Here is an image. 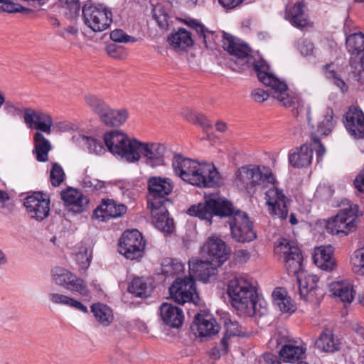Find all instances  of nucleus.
Listing matches in <instances>:
<instances>
[{
    "instance_id": "obj_42",
    "label": "nucleus",
    "mask_w": 364,
    "mask_h": 364,
    "mask_svg": "<svg viewBox=\"0 0 364 364\" xmlns=\"http://www.w3.org/2000/svg\"><path fill=\"white\" fill-rule=\"evenodd\" d=\"M59 6L65 16L75 18L79 16L80 4L79 0H59Z\"/></svg>"
},
{
    "instance_id": "obj_30",
    "label": "nucleus",
    "mask_w": 364,
    "mask_h": 364,
    "mask_svg": "<svg viewBox=\"0 0 364 364\" xmlns=\"http://www.w3.org/2000/svg\"><path fill=\"white\" fill-rule=\"evenodd\" d=\"M304 8V4L301 2H297L289 7H287L285 18L294 27L301 28L306 26L309 20Z\"/></svg>"
},
{
    "instance_id": "obj_8",
    "label": "nucleus",
    "mask_w": 364,
    "mask_h": 364,
    "mask_svg": "<svg viewBox=\"0 0 364 364\" xmlns=\"http://www.w3.org/2000/svg\"><path fill=\"white\" fill-rule=\"evenodd\" d=\"M274 177L270 171L262 173L256 166H244L238 168L235 173V183L241 191L250 193L262 183H274Z\"/></svg>"
},
{
    "instance_id": "obj_63",
    "label": "nucleus",
    "mask_w": 364,
    "mask_h": 364,
    "mask_svg": "<svg viewBox=\"0 0 364 364\" xmlns=\"http://www.w3.org/2000/svg\"><path fill=\"white\" fill-rule=\"evenodd\" d=\"M353 183L358 191L364 193V168L355 177Z\"/></svg>"
},
{
    "instance_id": "obj_2",
    "label": "nucleus",
    "mask_w": 364,
    "mask_h": 364,
    "mask_svg": "<svg viewBox=\"0 0 364 364\" xmlns=\"http://www.w3.org/2000/svg\"><path fill=\"white\" fill-rule=\"evenodd\" d=\"M172 167L176 175L182 180L199 188H214L221 183L219 172L213 164H200L176 154Z\"/></svg>"
},
{
    "instance_id": "obj_52",
    "label": "nucleus",
    "mask_w": 364,
    "mask_h": 364,
    "mask_svg": "<svg viewBox=\"0 0 364 364\" xmlns=\"http://www.w3.org/2000/svg\"><path fill=\"white\" fill-rule=\"evenodd\" d=\"M110 38L117 43H135L136 38L129 36L122 29H115L110 33Z\"/></svg>"
},
{
    "instance_id": "obj_22",
    "label": "nucleus",
    "mask_w": 364,
    "mask_h": 364,
    "mask_svg": "<svg viewBox=\"0 0 364 364\" xmlns=\"http://www.w3.org/2000/svg\"><path fill=\"white\" fill-rule=\"evenodd\" d=\"M193 325L196 326L197 333L200 337L215 335L220 330L216 320L205 311H200L195 316Z\"/></svg>"
},
{
    "instance_id": "obj_16",
    "label": "nucleus",
    "mask_w": 364,
    "mask_h": 364,
    "mask_svg": "<svg viewBox=\"0 0 364 364\" xmlns=\"http://www.w3.org/2000/svg\"><path fill=\"white\" fill-rule=\"evenodd\" d=\"M166 151L165 145L160 143H142L138 141L136 146V151L139 154V159L142 156L146 164L153 168L164 164Z\"/></svg>"
},
{
    "instance_id": "obj_31",
    "label": "nucleus",
    "mask_w": 364,
    "mask_h": 364,
    "mask_svg": "<svg viewBox=\"0 0 364 364\" xmlns=\"http://www.w3.org/2000/svg\"><path fill=\"white\" fill-rule=\"evenodd\" d=\"M313 148L311 145L303 144L296 151L289 155V161L294 168H304L311 164Z\"/></svg>"
},
{
    "instance_id": "obj_10",
    "label": "nucleus",
    "mask_w": 364,
    "mask_h": 364,
    "mask_svg": "<svg viewBox=\"0 0 364 364\" xmlns=\"http://www.w3.org/2000/svg\"><path fill=\"white\" fill-rule=\"evenodd\" d=\"M173 188L170 178L151 177L148 181L147 208L151 210H158L169 203L167 197L171 193Z\"/></svg>"
},
{
    "instance_id": "obj_51",
    "label": "nucleus",
    "mask_w": 364,
    "mask_h": 364,
    "mask_svg": "<svg viewBox=\"0 0 364 364\" xmlns=\"http://www.w3.org/2000/svg\"><path fill=\"white\" fill-rule=\"evenodd\" d=\"M223 319L226 329L225 333H227L228 336H235L240 334L241 331L240 329V325L237 321L232 320L228 314L225 316Z\"/></svg>"
},
{
    "instance_id": "obj_18",
    "label": "nucleus",
    "mask_w": 364,
    "mask_h": 364,
    "mask_svg": "<svg viewBox=\"0 0 364 364\" xmlns=\"http://www.w3.org/2000/svg\"><path fill=\"white\" fill-rule=\"evenodd\" d=\"M23 121L29 129H35L46 134H50L53 119L50 115L41 109L25 108L23 109Z\"/></svg>"
},
{
    "instance_id": "obj_36",
    "label": "nucleus",
    "mask_w": 364,
    "mask_h": 364,
    "mask_svg": "<svg viewBox=\"0 0 364 364\" xmlns=\"http://www.w3.org/2000/svg\"><path fill=\"white\" fill-rule=\"evenodd\" d=\"M90 309L96 321L102 326H108L112 323L114 320L113 312L107 305L99 302L95 303Z\"/></svg>"
},
{
    "instance_id": "obj_44",
    "label": "nucleus",
    "mask_w": 364,
    "mask_h": 364,
    "mask_svg": "<svg viewBox=\"0 0 364 364\" xmlns=\"http://www.w3.org/2000/svg\"><path fill=\"white\" fill-rule=\"evenodd\" d=\"M85 101L92 110L99 115L102 120V117L108 110L109 106L102 100L93 95H87Z\"/></svg>"
},
{
    "instance_id": "obj_62",
    "label": "nucleus",
    "mask_w": 364,
    "mask_h": 364,
    "mask_svg": "<svg viewBox=\"0 0 364 364\" xmlns=\"http://www.w3.org/2000/svg\"><path fill=\"white\" fill-rule=\"evenodd\" d=\"M244 0H218L219 4L225 9L231 10L240 6Z\"/></svg>"
},
{
    "instance_id": "obj_17",
    "label": "nucleus",
    "mask_w": 364,
    "mask_h": 364,
    "mask_svg": "<svg viewBox=\"0 0 364 364\" xmlns=\"http://www.w3.org/2000/svg\"><path fill=\"white\" fill-rule=\"evenodd\" d=\"M266 203L269 213L275 218L284 220L288 215L287 203L289 199L282 190L276 187L270 188L266 193Z\"/></svg>"
},
{
    "instance_id": "obj_24",
    "label": "nucleus",
    "mask_w": 364,
    "mask_h": 364,
    "mask_svg": "<svg viewBox=\"0 0 364 364\" xmlns=\"http://www.w3.org/2000/svg\"><path fill=\"white\" fill-rule=\"evenodd\" d=\"M53 280L56 284L70 291L77 292L82 296L89 294L86 283L77 274H53Z\"/></svg>"
},
{
    "instance_id": "obj_61",
    "label": "nucleus",
    "mask_w": 364,
    "mask_h": 364,
    "mask_svg": "<svg viewBox=\"0 0 364 364\" xmlns=\"http://www.w3.org/2000/svg\"><path fill=\"white\" fill-rule=\"evenodd\" d=\"M107 52L109 56L117 59L122 58L124 55V53L121 48L114 45L107 46Z\"/></svg>"
},
{
    "instance_id": "obj_14",
    "label": "nucleus",
    "mask_w": 364,
    "mask_h": 364,
    "mask_svg": "<svg viewBox=\"0 0 364 364\" xmlns=\"http://www.w3.org/2000/svg\"><path fill=\"white\" fill-rule=\"evenodd\" d=\"M269 345L276 347L281 346L279 355L287 363H294L301 360L306 353V348L295 345L288 336L281 333L274 334L270 339Z\"/></svg>"
},
{
    "instance_id": "obj_1",
    "label": "nucleus",
    "mask_w": 364,
    "mask_h": 364,
    "mask_svg": "<svg viewBox=\"0 0 364 364\" xmlns=\"http://www.w3.org/2000/svg\"><path fill=\"white\" fill-rule=\"evenodd\" d=\"M188 213L201 220L212 223L213 215L229 218L232 238L238 242H250L257 237L253 223L245 212L235 210L233 204L225 198L212 195L205 198L203 203L191 205Z\"/></svg>"
},
{
    "instance_id": "obj_28",
    "label": "nucleus",
    "mask_w": 364,
    "mask_h": 364,
    "mask_svg": "<svg viewBox=\"0 0 364 364\" xmlns=\"http://www.w3.org/2000/svg\"><path fill=\"white\" fill-rule=\"evenodd\" d=\"M329 290L334 296L348 304L352 303L356 294L355 286L349 280L333 282L330 284Z\"/></svg>"
},
{
    "instance_id": "obj_56",
    "label": "nucleus",
    "mask_w": 364,
    "mask_h": 364,
    "mask_svg": "<svg viewBox=\"0 0 364 364\" xmlns=\"http://www.w3.org/2000/svg\"><path fill=\"white\" fill-rule=\"evenodd\" d=\"M298 49L302 55L309 56L313 54L314 46L312 42L305 39L298 42Z\"/></svg>"
},
{
    "instance_id": "obj_3",
    "label": "nucleus",
    "mask_w": 364,
    "mask_h": 364,
    "mask_svg": "<svg viewBox=\"0 0 364 364\" xmlns=\"http://www.w3.org/2000/svg\"><path fill=\"white\" fill-rule=\"evenodd\" d=\"M227 293L232 306L247 316L257 314V282L245 274L228 282Z\"/></svg>"
},
{
    "instance_id": "obj_53",
    "label": "nucleus",
    "mask_w": 364,
    "mask_h": 364,
    "mask_svg": "<svg viewBox=\"0 0 364 364\" xmlns=\"http://www.w3.org/2000/svg\"><path fill=\"white\" fill-rule=\"evenodd\" d=\"M92 252L85 249L76 255V262L82 270H86L90 265Z\"/></svg>"
},
{
    "instance_id": "obj_5",
    "label": "nucleus",
    "mask_w": 364,
    "mask_h": 364,
    "mask_svg": "<svg viewBox=\"0 0 364 364\" xmlns=\"http://www.w3.org/2000/svg\"><path fill=\"white\" fill-rule=\"evenodd\" d=\"M274 254L283 259L288 273L304 272L303 255L295 240L279 238L274 243Z\"/></svg>"
},
{
    "instance_id": "obj_7",
    "label": "nucleus",
    "mask_w": 364,
    "mask_h": 364,
    "mask_svg": "<svg viewBox=\"0 0 364 364\" xmlns=\"http://www.w3.org/2000/svg\"><path fill=\"white\" fill-rule=\"evenodd\" d=\"M362 212L357 204H350L342 209L334 218L328 220L326 228L333 235H348L356 229Z\"/></svg>"
},
{
    "instance_id": "obj_43",
    "label": "nucleus",
    "mask_w": 364,
    "mask_h": 364,
    "mask_svg": "<svg viewBox=\"0 0 364 364\" xmlns=\"http://www.w3.org/2000/svg\"><path fill=\"white\" fill-rule=\"evenodd\" d=\"M161 273H185V264L178 259L164 258L161 262Z\"/></svg>"
},
{
    "instance_id": "obj_47",
    "label": "nucleus",
    "mask_w": 364,
    "mask_h": 364,
    "mask_svg": "<svg viewBox=\"0 0 364 364\" xmlns=\"http://www.w3.org/2000/svg\"><path fill=\"white\" fill-rule=\"evenodd\" d=\"M333 119V109H327L324 119L318 125V132L324 136L331 133L334 127Z\"/></svg>"
},
{
    "instance_id": "obj_49",
    "label": "nucleus",
    "mask_w": 364,
    "mask_h": 364,
    "mask_svg": "<svg viewBox=\"0 0 364 364\" xmlns=\"http://www.w3.org/2000/svg\"><path fill=\"white\" fill-rule=\"evenodd\" d=\"M65 173L62 166L57 162L52 164V168L50 171V181L52 186H59L65 180Z\"/></svg>"
},
{
    "instance_id": "obj_38",
    "label": "nucleus",
    "mask_w": 364,
    "mask_h": 364,
    "mask_svg": "<svg viewBox=\"0 0 364 364\" xmlns=\"http://www.w3.org/2000/svg\"><path fill=\"white\" fill-rule=\"evenodd\" d=\"M50 302L56 305H64L76 309L83 313H87L88 309L86 306L80 301H77L66 295L51 292L48 294Z\"/></svg>"
},
{
    "instance_id": "obj_20",
    "label": "nucleus",
    "mask_w": 364,
    "mask_h": 364,
    "mask_svg": "<svg viewBox=\"0 0 364 364\" xmlns=\"http://www.w3.org/2000/svg\"><path fill=\"white\" fill-rule=\"evenodd\" d=\"M127 207L123 203L113 199H102L100 204L94 210V217L100 220L106 221L110 218H121L127 213Z\"/></svg>"
},
{
    "instance_id": "obj_57",
    "label": "nucleus",
    "mask_w": 364,
    "mask_h": 364,
    "mask_svg": "<svg viewBox=\"0 0 364 364\" xmlns=\"http://www.w3.org/2000/svg\"><path fill=\"white\" fill-rule=\"evenodd\" d=\"M311 140L314 144V149L316 150L317 161L319 162L326 153V148L316 135L313 134L311 136Z\"/></svg>"
},
{
    "instance_id": "obj_13",
    "label": "nucleus",
    "mask_w": 364,
    "mask_h": 364,
    "mask_svg": "<svg viewBox=\"0 0 364 364\" xmlns=\"http://www.w3.org/2000/svg\"><path fill=\"white\" fill-rule=\"evenodd\" d=\"M145 245L139 230H126L119 240V252L128 259H138L144 255Z\"/></svg>"
},
{
    "instance_id": "obj_6",
    "label": "nucleus",
    "mask_w": 364,
    "mask_h": 364,
    "mask_svg": "<svg viewBox=\"0 0 364 364\" xmlns=\"http://www.w3.org/2000/svg\"><path fill=\"white\" fill-rule=\"evenodd\" d=\"M104 141L108 150L125 159L129 162L139 160V155L136 151L138 140L130 139L118 131L107 132L104 136Z\"/></svg>"
},
{
    "instance_id": "obj_32",
    "label": "nucleus",
    "mask_w": 364,
    "mask_h": 364,
    "mask_svg": "<svg viewBox=\"0 0 364 364\" xmlns=\"http://www.w3.org/2000/svg\"><path fill=\"white\" fill-rule=\"evenodd\" d=\"M339 339L331 330L325 329L316 341V346L321 351L333 353L340 349Z\"/></svg>"
},
{
    "instance_id": "obj_25",
    "label": "nucleus",
    "mask_w": 364,
    "mask_h": 364,
    "mask_svg": "<svg viewBox=\"0 0 364 364\" xmlns=\"http://www.w3.org/2000/svg\"><path fill=\"white\" fill-rule=\"evenodd\" d=\"M154 278L152 276L141 275L133 279L128 286V291L136 297L147 298L154 289Z\"/></svg>"
},
{
    "instance_id": "obj_12",
    "label": "nucleus",
    "mask_w": 364,
    "mask_h": 364,
    "mask_svg": "<svg viewBox=\"0 0 364 364\" xmlns=\"http://www.w3.org/2000/svg\"><path fill=\"white\" fill-rule=\"evenodd\" d=\"M346 48L350 53V66L354 77L364 83V34L355 33L346 38Z\"/></svg>"
},
{
    "instance_id": "obj_15",
    "label": "nucleus",
    "mask_w": 364,
    "mask_h": 364,
    "mask_svg": "<svg viewBox=\"0 0 364 364\" xmlns=\"http://www.w3.org/2000/svg\"><path fill=\"white\" fill-rule=\"evenodd\" d=\"M50 200L41 192H34L24 199L23 205L28 216L37 221H42L49 215Z\"/></svg>"
},
{
    "instance_id": "obj_39",
    "label": "nucleus",
    "mask_w": 364,
    "mask_h": 364,
    "mask_svg": "<svg viewBox=\"0 0 364 364\" xmlns=\"http://www.w3.org/2000/svg\"><path fill=\"white\" fill-rule=\"evenodd\" d=\"M301 298L306 299L308 294L316 289L318 282L317 274H296Z\"/></svg>"
},
{
    "instance_id": "obj_26",
    "label": "nucleus",
    "mask_w": 364,
    "mask_h": 364,
    "mask_svg": "<svg viewBox=\"0 0 364 364\" xmlns=\"http://www.w3.org/2000/svg\"><path fill=\"white\" fill-rule=\"evenodd\" d=\"M313 260L315 265L322 271L333 272L336 270V262L333 257L331 247L315 248Z\"/></svg>"
},
{
    "instance_id": "obj_9",
    "label": "nucleus",
    "mask_w": 364,
    "mask_h": 364,
    "mask_svg": "<svg viewBox=\"0 0 364 364\" xmlns=\"http://www.w3.org/2000/svg\"><path fill=\"white\" fill-rule=\"evenodd\" d=\"M84 23L94 32L109 28L113 21L111 9L103 4H85L82 9Z\"/></svg>"
},
{
    "instance_id": "obj_21",
    "label": "nucleus",
    "mask_w": 364,
    "mask_h": 364,
    "mask_svg": "<svg viewBox=\"0 0 364 364\" xmlns=\"http://www.w3.org/2000/svg\"><path fill=\"white\" fill-rule=\"evenodd\" d=\"M345 127L355 139H364V113L358 107H350L345 114Z\"/></svg>"
},
{
    "instance_id": "obj_48",
    "label": "nucleus",
    "mask_w": 364,
    "mask_h": 364,
    "mask_svg": "<svg viewBox=\"0 0 364 364\" xmlns=\"http://www.w3.org/2000/svg\"><path fill=\"white\" fill-rule=\"evenodd\" d=\"M82 142L86 146L90 153L100 154L105 151L103 144L100 139L91 136H82Z\"/></svg>"
},
{
    "instance_id": "obj_64",
    "label": "nucleus",
    "mask_w": 364,
    "mask_h": 364,
    "mask_svg": "<svg viewBox=\"0 0 364 364\" xmlns=\"http://www.w3.org/2000/svg\"><path fill=\"white\" fill-rule=\"evenodd\" d=\"M196 122L204 128H210L212 127L211 122L203 114H199L196 117Z\"/></svg>"
},
{
    "instance_id": "obj_59",
    "label": "nucleus",
    "mask_w": 364,
    "mask_h": 364,
    "mask_svg": "<svg viewBox=\"0 0 364 364\" xmlns=\"http://www.w3.org/2000/svg\"><path fill=\"white\" fill-rule=\"evenodd\" d=\"M78 28L75 26H69L65 28L60 29L57 31L58 35L66 38L68 35L77 36L78 35Z\"/></svg>"
},
{
    "instance_id": "obj_37",
    "label": "nucleus",
    "mask_w": 364,
    "mask_h": 364,
    "mask_svg": "<svg viewBox=\"0 0 364 364\" xmlns=\"http://www.w3.org/2000/svg\"><path fill=\"white\" fill-rule=\"evenodd\" d=\"M169 43L176 49L185 50L193 44L191 33L185 28H179L168 38Z\"/></svg>"
},
{
    "instance_id": "obj_4",
    "label": "nucleus",
    "mask_w": 364,
    "mask_h": 364,
    "mask_svg": "<svg viewBox=\"0 0 364 364\" xmlns=\"http://www.w3.org/2000/svg\"><path fill=\"white\" fill-rule=\"evenodd\" d=\"M259 80L267 87L271 88V95L279 101L284 107L294 106L292 113L294 116L306 114L310 121V107L299 98L289 94L287 85L273 74L266 71L267 65L255 63L253 65Z\"/></svg>"
},
{
    "instance_id": "obj_34",
    "label": "nucleus",
    "mask_w": 364,
    "mask_h": 364,
    "mask_svg": "<svg viewBox=\"0 0 364 364\" xmlns=\"http://www.w3.org/2000/svg\"><path fill=\"white\" fill-rule=\"evenodd\" d=\"M272 298L275 304L282 312L292 314L296 309V305L284 288L277 287L272 292Z\"/></svg>"
},
{
    "instance_id": "obj_29",
    "label": "nucleus",
    "mask_w": 364,
    "mask_h": 364,
    "mask_svg": "<svg viewBox=\"0 0 364 364\" xmlns=\"http://www.w3.org/2000/svg\"><path fill=\"white\" fill-rule=\"evenodd\" d=\"M160 314L163 321L171 328H179L183 324V311L171 304L163 303L160 306Z\"/></svg>"
},
{
    "instance_id": "obj_23",
    "label": "nucleus",
    "mask_w": 364,
    "mask_h": 364,
    "mask_svg": "<svg viewBox=\"0 0 364 364\" xmlns=\"http://www.w3.org/2000/svg\"><path fill=\"white\" fill-rule=\"evenodd\" d=\"M61 198L68 209L75 213L84 211L89 203V199L86 196L73 188H68L67 190L63 191Z\"/></svg>"
},
{
    "instance_id": "obj_27",
    "label": "nucleus",
    "mask_w": 364,
    "mask_h": 364,
    "mask_svg": "<svg viewBox=\"0 0 364 364\" xmlns=\"http://www.w3.org/2000/svg\"><path fill=\"white\" fill-rule=\"evenodd\" d=\"M223 47L231 55L235 57L237 60H245L247 63L251 57V49L245 44L236 42L234 37L230 34H223Z\"/></svg>"
},
{
    "instance_id": "obj_41",
    "label": "nucleus",
    "mask_w": 364,
    "mask_h": 364,
    "mask_svg": "<svg viewBox=\"0 0 364 364\" xmlns=\"http://www.w3.org/2000/svg\"><path fill=\"white\" fill-rule=\"evenodd\" d=\"M219 266L211 260H203L197 257H192L188 261V273H210Z\"/></svg>"
},
{
    "instance_id": "obj_50",
    "label": "nucleus",
    "mask_w": 364,
    "mask_h": 364,
    "mask_svg": "<svg viewBox=\"0 0 364 364\" xmlns=\"http://www.w3.org/2000/svg\"><path fill=\"white\" fill-rule=\"evenodd\" d=\"M187 25L193 28L201 39H207L209 37H213L210 31L208 30L204 25L195 19H191L187 21Z\"/></svg>"
},
{
    "instance_id": "obj_55",
    "label": "nucleus",
    "mask_w": 364,
    "mask_h": 364,
    "mask_svg": "<svg viewBox=\"0 0 364 364\" xmlns=\"http://www.w3.org/2000/svg\"><path fill=\"white\" fill-rule=\"evenodd\" d=\"M82 185L87 191L100 190L104 187V182L97 179H92L90 177H85L82 181Z\"/></svg>"
},
{
    "instance_id": "obj_35",
    "label": "nucleus",
    "mask_w": 364,
    "mask_h": 364,
    "mask_svg": "<svg viewBox=\"0 0 364 364\" xmlns=\"http://www.w3.org/2000/svg\"><path fill=\"white\" fill-rule=\"evenodd\" d=\"M34 149L33 153L39 162H46L48 160V153L51 150L50 141L43 136V134L37 132L33 136Z\"/></svg>"
},
{
    "instance_id": "obj_33",
    "label": "nucleus",
    "mask_w": 364,
    "mask_h": 364,
    "mask_svg": "<svg viewBox=\"0 0 364 364\" xmlns=\"http://www.w3.org/2000/svg\"><path fill=\"white\" fill-rule=\"evenodd\" d=\"M153 215V223L155 227L165 233H171L174 230L173 220L169 218L168 210L164 206L158 210H151Z\"/></svg>"
},
{
    "instance_id": "obj_60",
    "label": "nucleus",
    "mask_w": 364,
    "mask_h": 364,
    "mask_svg": "<svg viewBox=\"0 0 364 364\" xmlns=\"http://www.w3.org/2000/svg\"><path fill=\"white\" fill-rule=\"evenodd\" d=\"M4 110L9 114L12 116H16L20 114L23 110H21L19 107H17L13 102L11 101H6L4 102Z\"/></svg>"
},
{
    "instance_id": "obj_54",
    "label": "nucleus",
    "mask_w": 364,
    "mask_h": 364,
    "mask_svg": "<svg viewBox=\"0 0 364 364\" xmlns=\"http://www.w3.org/2000/svg\"><path fill=\"white\" fill-rule=\"evenodd\" d=\"M350 262L353 267L364 269V247L354 252Z\"/></svg>"
},
{
    "instance_id": "obj_46",
    "label": "nucleus",
    "mask_w": 364,
    "mask_h": 364,
    "mask_svg": "<svg viewBox=\"0 0 364 364\" xmlns=\"http://www.w3.org/2000/svg\"><path fill=\"white\" fill-rule=\"evenodd\" d=\"M333 64H326L323 67V73L326 78L331 80L343 92L346 91L348 87L346 82L341 79L340 75L334 69H331Z\"/></svg>"
},
{
    "instance_id": "obj_45",
    "label": "nucleus",
    "mask_w": 364,
    "mask_h": 364,
    "mask_svg": "<svg viewBox=\"0 0 364 364\" xmlns=\"http://www.w3.org/2000/svg\"><path fill=\"white\" fill-rule=\"evenodd\" d=\"M0 12L21 13L24 15H28L32 12V10L19 4L14 3L11 0H0Z\"/></svg>"
},
{
    "instance_id": "obj_58",
    "label": "nucleus",
    "mask_w": 364,
    "mask_h": 364,
    "mask_svg": "<svg viewBox=\"0 0 364 364\" xmlns=\"http://www.w3.org/2000/svg\"><path fill=\"white\" fill-rule=\"evenodd\" d=\"M270 94L261 88L254 89L251 92V97L256 102H263L268 99Z\"/></svg>"
},
{
    "instance_id": "obj_11",
    "label": "nucleus",
    "mask_w": 364,
    "mask_h": 364,
    "mask_svg": "<svg viewBox=\"0 0 364 364\" xmlns=\"http://www.w3.org/2000/svg\"><path fill=\"white\" fill-rule=\"evenodd\" d=\"M193 274L185 275L183 278L176 279L168 288L171 299L178 304L199 301L196 290V279Z\"/></svg>"
},
{
    "instance_id": "obj_40",
    "label": "nucleus",
    "mask_w": 364,
    "mask_h": 364,
    "mask_svg": "<svg viewBox=\"0 0 364 364\" xmlns=\"http://www.w3.org/2000/svg\"><path fill=\"white\" fill-rule=\"evenodd\" d=\"M128 117L126 109H112L109 107L108 110L102 117V122L112 127H118L125 122Z\"/></svg>"
},
{
    "instance_id": "obj_19",
    "label": "nucleus",
    "mask_w": 364,
    "mask_h": 364,
    "mask_svg": "<svg viewBox=\"0 0 364 364\" xmlns=\"http://www.w3.org/2000/svg\"><path fill=\"white\" fill-rule=\"evenodd\" d=\"M202 253L209 257L212 262L220 267L228 259L230 250L223 240L212 236L203 244Z\"/></svg>"
}]
</instances>
